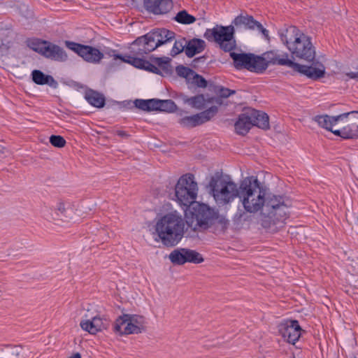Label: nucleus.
<instances>
[{
    "mask_svg": "<svg viewBox=\"0 0 358 358\" xmlns=\"http://www.w3.org/2000/svg\"><path fill=\"white\" fill-rule=\"evenodd\" d=\"M187 41L185 38H181L178 41H176L171 50V55L176 56L182 52L183 50L185 51Z\"/></svg>",
    "mask_w": 358,
    "mask_h": 358,
    "instance_id": "nucleus-39",
    "label": "nucleus"
},
{
    "mask_svg": "<svg viewBox=\"0 0 358 358\" xmlns=\"http://www.w3.org/2000/svg\"><path fill=\"white\" fill-rule=\"evenodd\" d=\"M155 49L156 46L151 42L148 33L143 36L138 37L130 46L131 52L139 58Z\"/></svg>",
    "mask_w": 358,
    "mask_h": 358,
    "instance_id": "nucleus-17",
    "label": "nucleus"
},
{
    "mask_svg": "<svg viewBox=\"0 0 358 358\" xmlns=\"http://www.w3.org/2000/svg\"><path fill=\"white\" fill-rule=\"evenodd\" d=\"M80 326L83 330L92 335H96L106 328L99 315H94L91 319L81 320Z\"/></svg>",
    "mask_w": 358,
    "mask_h": 358,
    "instance_id": "nucleus-21",
    "label": "nucleus"
},
{
    "mask_svg": "<svg viewBox=\"0 0 358 358\" xmlns=\"http://www.w3.org/2000/svg\"><path fill=\"white\" fill-rule=\"evenodd\" d=\"M345 117L340 122L338 128L333 134L344 139L358 138V111L344 113Z\"/></svg>",
    "mask_w": 358,
    "mask_h": 358,
    "instance_id": "nucleus-10",
    "label": "nucleus"
},
{
    "mask_svg": "<svg viewBox=\"0 0 358 358\" xmlns=\"http://www.w3.org/2000/svg\"><path fill=\"white\" fill-rule=\"evenodd\" d=\"M250 110L239 115L238 120L234 124L235 130L240 135H245L252 127Z\"/></svg>",
    "mask_w": 358,
    "mask_h": 358,
    "instance_id": "nucleus-23",
    "label": "nucleus"
},
{
    "mask_svg": "<svg viewBox=\"0 0 358 358\" xmlns=\"http://www.w3.org/2000/svg\"><path fill=\"white\" fill-rule=\"evenodd\" d=\"M217 113V107L212 106L198 114L185 116L179 120L180 124L186 127H194L209 121Z\"/></svg>",
    "mask_w": 358,
    "mask_h": 358,
    "instance_id": "nucleus-16",
    "label": "nucleus"
},
{
    "mask_svg": "<svg viewBox=\"0 0 358 358\" xmlns=\"http://www.w3.org/2000/svg\"><path fill=\"white\" fill-rule=\"evenodd\" d=\"M346 76L351 79H357L358 80V71L347 73Z\"/></svg>",
    "mask_w": 358,
    "mask_h": 358,
    "instance_id": "nucleus-47",
    "label": "nucleus"
},
{
    "mask_svg": "<svg viewBox=\"0 0 358 358\" xmlns=\"http://www.w3.org/2000/svg\"><path fill=\"white\" fill-rule=\"evenodd\" d=\"M208 187L216 203L227 205L236 198L240 199L241 182L237 185L229 176L224 177L221 171H216L210 178Z\"/></svg>",
    "mask_w": 358,
    "mask_h": 358,
    "instance_id": "nucleus-4",
    "label": "nucleus"
},
{
    "mask_svg": "<svg viewBox=\"0 0 358 358\" xmlns=\"http://www.w3.org/2000/svg\"><path fill=\"white\" fill-rule=\"evenodd\" d=\"M266 190L256 176L246 177L241 181L240 202L247 212H259L260 225L266 232L274 234L285 227L292 204L289 199L267 194Z\"/></svg>",
    "mask_w": 358,
    "mask_h": 358,
    "instance_id": "nucleus-1",
    "label": "nucleus"
},
{
    "mask_svg": "<svg viewBox=\"0 0 358 358\" xmlns=\"http://www.w3.org/2000/svg\"><path fill=\"white\" fill-rule=\"evenodd\" d=\"M70 358H81V355L80 353L77 352L73 354Z\"/></svg>",
    "mask_w": 358,
    "mask_h": 358,
    "instance_id": "nucleus-50",
    "label": "nucleus"
},
{
    "mask_svg": "<svg viewBox=\"0 0 358 358\" xmlns=\"http://www.w3.org/2000/svg\"><path fill=\"white\" fill-rule=\"evenodd\" d=\"M257 21L251 15H239L232 22V25L236 29H253L255 27Z\"/></svg>",
    "mask_w": 358,
    "mask_h": 358,
    "instance_id": "nucleus-25",
    "label": "nucleus"
},
{
    "mask_svg": "<svg viewBox=\"0 0 358 358\" xmlns=\"http://www.w3.org/2000/svg\"><path fill=\"white\" fill-rule=\"evenodd\" d=\"M113 329L115 334L120 336L140 334L147 330L146 318L138 314L122 313L115 319Z\"/></svg>",
    "mask_w": 358,
    "mask_h": 358,
    "instance_id": "nucleus-6",
    "label": "nucleus"
},
{
    "mask_svg": "<svg viewBox=\"0 0 358 358\" xmlns=\"http://www.w3.org/2000/svg\"><path fill=\"white\" fill-rule=\"evenodd\" d=\"M190 81L199 87H206L207 86V81L195 72Z\"/></svg>",
    "mask_w": 358,
    "mask_h": 358,
    "instance_id": "nucleus-43",
    "label": "nucleus"
},
{
    "mask_svg": "<svg viewBox=\"0 0 358 358\" xmlns=\"http://www.w3.org/2000/svg\"><path fill=\"white\" fill-rule=\"evenodd\" d=\"M65 45L88 63L99 64L103 58V54L99 49L92 46L69 41H66Z\"/></svg>",
    "mask_w": 358,
    "mask_h": 358,
    "instance_id": "nucleus-11",
    "label": "nucleus"
},
{
    "mask_svg": "<svg viewBox=\"0 0 358 358\" xmlns=\"http://www.w3.org/2000/svg\"><path fill=\"white\" fill-rule=\"evenodd\" d=\"M115 58L120 59L122 62L128 63V64H131L137 68H138V66L141 65V63H142L141 59L138 57L137 56H135L134 54H132V55H124V56H122L120 55H115Z\"/></svg>",
    "mask_w": 358,
    "mask_h": 358,
    "instance_id": "nucleus-36",
    "label": "nucleus"
},
{
    "mask_svg": "<svg viewBox=\"0 0 358 358\" xmlns=\"http://www.w3.org/2000/svg\"><path fill=\"white\" fill-rule=\"evenodd\" d=\"M151 42L155 45L156 48L164 45L175 38V33L166 29H157L148 33Z\"/></svg>",
    "mask_w": 358,
    "mask_h": 358,
    "instance_id": "nucleus-22",
    "label": "nucleus"
},
{
    "mask_svg": "<svg viewBox=\"0 0 358 358\" xmlns=\"http://www.w3.org/2000/svg\"><path fill=\"white\" fill-rule=\"evenodd\" d=\"M155 62L157 64V67H159V74L162 76L169 75L171 73V67L169 62V58H155Z\"/></svg>",
    "mask_w": 358,
    "mask_h": 358,
    "instance_id": "nucleus-33",
    "label": "nucleus"
},
{
    "mask_svg": "<svg viewBox=\"0 0 358 358\" xmlns=\"http://www.w3.org/2000/svg\"><path fill=\"white\" fill-rule=\"evenodd\" d=\"M249 110L252 126H257L262 129H269V118L266 113L255 109Z\"/></svg>",
    "mask_w": 358,
    "mask_h": 358,
    "instance_id": "nucleus-24",
    "label": "nucleus"
},
{
    "mask_svg": "<svg viewBox=\"0 0 358 358\" xmlns=\"http://www.w3.org/2000/svg\"><path fill=\"white\" fill-rule=\"evenodd\" d=\"M117 134L118 136L122 137L128 136V135L123 131H117Z\"/></svg>",
    "mask_w": 358,
    "mask_h": 358,
    "instance_id": "nucleus-49",
    "label": "nucleus"
},
{
    "mask_svg": "<svg viewBox=\"0 0 358 358\" xmlns=\"http://www.w3.org/2000/svg\"><path fill=\"white\" fill-rule=\"evenodd\" d=\"M278 331L286 341L294 344L300 338L302 329L297 320H285L278 325Z\"/></svg>",
    "mask_w": 358,
    "mask_h": 358,
    "instance_id": "nucleus-15",
    "label": "nucleus"
},
{
    "mask_svg": "<svg viewBox=\"0 0 358 358\" xmlns=\"http://www.w3.org/2000/svg\"><path fill=\"white\" fill-rule=\"evenodd\" d=\"M222 98H221L220 96L208 98V103H215L218 105H221L222 103Z\"/></svg>",
    "mask_w": 358,
    "mask_h": 358,
    "instance_id": "nucleus-46",
    "label": "nucleus"
},
{
    "mask_svg": "<svg viewBox=\"0 0 358 358\" xmlns=\"http://www.w3.org/2000/svg\"><path fill=\"white\" fill-rule=\"evenodd\" d=\"M185 223L176 211L161 217L156 222L155 231L162 243L168 248L177 245L184 236Z\"/></svg>",
    "mask_w": 358,
    "mask_h": 358,
    "instance_id": "nucleus-3",
    "label": "nucleus"
},
{
    "mask_svg": "<svg viewBox=\"0 0 358 358\" xmlns=\"http://www.w3.org/2000/svg\"><path fill=\"white\" fill-rule=\"evenodd\" d=\"M169 257L170 261L176 265H183L186 262L197 264L204 261L199 252L188 248L176 249L170 253Z\"/></svg>",
    "mask_w": 358,
    "mask_h": 358,
    "instance_id": "nucleus-12",
    "label": "nucleus"
},
{
    "mask_svg": "<svg viewBox=\"0 0 358 358\" xmlns=\"http://www.w3.org/2000/svg\"><path fill=\"white\" fill-rule=\"evenodd\" d=\"M85 98L90 104L96 108H102L105 104L104 96L92 90L86 91Z\"/></svg>",
    "mask_w": 358,
    "mask_h": 358,
    "instance_id": "nucleus-29",
    "label": "nucleus"
},
{
    "mask_svg": "<svg viewBox=\"0 0 358 358\" xmlns=\"http://www.w3.org/2000/svg\"><path fill=\"white\" fill-rule=\"evenodd\" d=\"M132 1H134V0H132Z\"/></svg>",
    "mask_w": 358,
    "mask_h": 358,
    "instance_id": "nucleus-51",
    "label": "nucleus"
},
{
    "mask_svg": "<svg viewBox=\"0 0 358 358\" xmlns=\"http://www.w3.org/2000/svg\"><path fill=\"white\" fill-rule=\"evenodd\" d=\"M176 71L178 76L185 78L187 80L190 81L194 76V71L188 67L179 66L176 68Z\"/></svg>",
    "mask_w": 358,
    "mask_h": 358,
    "instance_id": "nucleus-40",
    "label": "nucleus"
},
{
    "mask_svg": "<svg viewBox=\"0 0 358 358\" xmlns=\"http://www.w3.org/2000/svg\"><path fill=\"white\" fill-rule=\"evenodd\" d=\"M204 48V41L199 38H193L189 41H187L185 54L188 57H192L196 54L201 52Z\"/></svg>",
    "mask_w": 358,
    "mask_h": 358,
    "instance_id": "nucleus-26",
    "label": "nucleus"
},
{
    "mask_svg": "<svg viewBox=\"0 0 358 358\" xmlns=\"http://www.w3.org/2000/svg\"><path fill=\"white\" fill-rule=\"evenodd\" d=\"M235 94L234 90H231L228 88L222 87L219 90V95L221 98H227L230 95Z\"/></svg>",
    "mask_w": 358,
    "mask_h": 358,
    "instance_id": "nucleus-44",
    "label": "nucleus"
},
{
    "mask_svg": "<svg viewBox=\"0 0 358 358\" xmlns=\"http://www.w3.org/2000/svg\"><path fill=\"white\" fill-rule=\"evenodd\" d=\"M146 10L155 15H163L169 13L172 7V0H143Z\"/></svg>",
    "mask_w": 358,
    "mask_h": 358,
    "instance_id": "nucleus-18",
    "label": "nucleus"
},
{
    "mask_svg": "<svg viewBox=\"0 0 358 358\" xmlns=\"http://www.w3.org/2000/svg\"><path fill=\"white\" fill-rule=\"evenodd\" d=\"M259 57L263 60L264 72L269 65L286 66L292 69L294 64V61L289 59L287 53L278 50L267 51Z\"/></svg>",
    "mask_w": 358,
    "mask_h": 358,
    "instance_id": "nucleus-14",
    "label": "nucleus"
},
{
    "mask_svg": "<svg viewBox=\"0 0 358 358\" xmlns=\"http://www.w3.org/2000/svg\"><path fill=\"white\" fill-rule=\"evenodd\" d=\"M173 19L180 24H190L196 21V17L189 14L185 10L179 11Z\"/></svg>",
    "mask_w": 358,
    "mask_h": 358,
    "instance_id": "nucleus-34",
    "label": "nucleus"
},
{
    "mask_svg": "<svg viewBox=\"0 0 358 358\" xmlns=\"http://www.w3.org/2000/svg\"><path fill=\"white\" fill-rule=\"evenodd\" d=\"M42 55L57 62H65L68 58L66 52L62 48L49 41H47L43 48Z\"/></svg>",
    "mask_w": 358,
    "mask_h": 358,
    "instance_id": "nucleus-20",
    "label": "nucleus"
},
{
    "mask_svg": "<svg viewBox=\"0 0 358 358\" xmlns=\"http://www.w3.org/2000/svg\"><path fill=\"white\" fill-rule=\"evenodd\" d=\"M355 358H356V357H355Z\"/></svg>",
    "mask_w": 358,
    "mask_h": 358,
    "instance_id": "nucleus-52",
    "label": "nucleus"
},
{
    "mask_svg": "<svg viewBox=\"0 0 358 358\" xmlns=\"http://www.w3.org/2000/svg\"><path fill=\"white\" fill-rule=\"evenodd\" d=\"M49 141L52 145L58 148H64L66 143V140L59 135H52Z\"/></svg>",
    "mask_w": 358,
    "mask_h": 358,
    "instance_id": "nucleus-41",
    "label": "nucleus"
},
{
    "mask_svg": "<svg viewBox=\"0 0 358 358\" xmlns=\"http://www.w3.org/2000/svg\"><path fill=\"white\" fill-rule=\"evenodd\" d=\"M32 80L37 85H48L55 88L57 86V82L52 76L45 75L39 70L32 71Z\"/></svg>",
    "mask_w": 358,
    "mask_h": 358,
    "instance_id": "nucleus-27",
    "label": "nucleus"
},
{
    "mask_svg": "<svg viewBox=\"0 0 358 358\" xmlns=\"http://www.w3.org/2000/svg\"><path fill=\"white\" fill-rule=\"evenodd\" d=\"M280 39L290 51L293 59L311 62L315 58V49L310 38L296 27L290 26L283 30Z\"/></svg>",
    "mask_w": 358,
    "mask_h": 358,
    "instance_id": "nucleus-2",
    "label": "nucleus"
},
{
    "mask_svg": "<svg viewBox=\"0 0 358 358\" xmlns=\"http://www.w3.org/2000/svg\"><path fill=\"white\" fill-rule=\"evenodd\" d=\"M176 109V103L171 99L160 100L155 99V110L171 113L174 112Z\"/></svg>",
    "mask_w": 358,
    "mask_h": 358,
    "instance_id": "nucleus-30",
    "label": "nucleus"
},
{
    "mask_svg": "<svg viewBox=\"0 0 358 358\" xmlns=\"http://www.w3.org/2000/svg\"><path fill=\"white\" fill-rule=\"evenodd\" d=\"M234 27L217 26L213 29H206L204 37L209 41H215L224 52H231L236 47L234 38Z\"/></svg>",
    "mask_w": 358,
    "mask_h": 358,
    "instance_id": "nucleus-8",
    "label": "nucleus"
},
{
    "mask_svg": "<svg viewBox=\"0 0 358 358\" xmlns=\"http://www.w3.org/2000/svg\"><path fill=\"white\" fill-rule=\"evenodd\" d=\"M229 225V222L225 216L221 215L215 211L213 220H212L210 224V228H212L215 232L222 233L227 229Z\"/></svg>",
    "mask_w": 358,
    "mask_h": 358,
    "instance_id": "nucleus-28",
    "label": "nucleus"
},
{
    "mask_svg": "<svg viewBox=\"0 0 358 358\" xmlns=\"http://www.w3.org/2000/svg\"><path fill=\"white\" fill-rule=\"evenodd\" d=\"M135 106L144 111L155 110V99H136L134 101Z\"/></svg>",
    "mask_w": 358,
    "mask_h": 358,
    "instance_id": "nucleus-35",
    "label": "nucleus"
},
{
    "mask_svg": "<svg viewBox=\"0 0 358 358\" xmlns=\"http://www.w3.org/2000/svg\"><path fill=\"white\" fill-rule=\"evenodd\" d=\"M66 213L65 204L63 202H59L54 207L53 212L51 213V219L55 224H59L66 217Z\"/></svg>",
    "mask_w": 358,
    "mask_h": 358,
    "instance_id": "nucleus-31",
    "label": "nucleus"
},
{
    "mask_svg": "<svg viewBox=\"0 0 358 358\" xmlns=\"http://www.w3.org/2000/svg\"><path fill=\"white\" fill-rule=\"evenodd\" d=\"M141 65L138 66V68L145 69L147 71H149L150 72L159 74V67H157V66L151 64L150 62L143 60L141 59Z\"/></svg>",
    "mask_w": 358,
    "mask_h": 358,
    "instance_id": "nucleus-42",
    "label": "nucleus"
},
{
    "mask_svg": "<svg viewBox=\"0 0 358 358\" xmlns=\"http://www.w3.org/2000/svg\"><path fill=\"white\" fill-rule=\"evenodd\" d=\"M250 212L244 211L237 212L234 217V222L235 224L240 226L245 224L246 222H249L250 220V215L248 214Z\"/></svg>",
    "mask_w": 358,
    "mask_h": 358,
    "instance_id": "nucleus-38",
    "label": "nucleus"
},
{
    "mask_svg": "<svg viewBox=\"0 0 358 358\" xmlns=\"http://www.w3.org/2000/svg\"><path fill=\"white\" fill-rule=\"evenodd\" d=\"M344 115H338L336 116H330L327 114L317 115L312 117V120L317 124V125L327 131H333L334 126L338 127L340 122L343 120Z\"/></svg>",
    "mask_w": 358,
    "mask_h": 358,
    "instance_id": "nucleus-19",
    "label": "nucleus"
},
{
    "mask_svg": "<svg viewBox=\"0 0 358 358\" xmlns=\"http://www.w3.org/2000/svg\"><path fill=\"white\" fill-rule=\"evenodd\" d=\"M255 27H257V29L262 33V34L267 40H269L268 31V30L263 27L261 23L257 21L255 24Z\"/></svg>",
    "mask_w": 358,
    "mask_h": 358,
    "instance_id": "nucleus-45",
    "label": "nucleus"
},
{
    "mask_svg": "<svg viewBox=\"0 0 358 358\" xmlns=\"http://www.w3.org/2000/svg\"><path fill=\"white\" fill-rule=\"evenodd\" d=\"M28 47L36 52L43 54V48L45 46L47 41H41L38 39L28 40L27 41Z\"/></svg>",
    "mask_w": 358,
    "mask_h": 358,
    "instance_id": "nucleus-37",
    "label": "nucleus"
},
{
    "mask_svg": "<svg viewBox=\"0 0 358 358\" xmlns=\"http://www.w3.org/2000/svg\"><path fill=\"white\" fill-rule=\"evenodd\" d=\"M308 64H301L294 62L292 69L313 80L323 78L325 75V67L321 62L316 61L315 58L311 62H305Z\"/></svg>",
    "mask_w": 358,
    "mask_h": 358,
    "instance_id": "nucleus-13",
    "label": "nucleus"
},
{
    "mask_svg": "<svg viewBox=\"0 0 358 358\" xmlns=\"http://www.w3.org/2000/svg\"><path fill=\"white\" fill-rule=\"evenodd\" d=\"M198 186L194 176L191 173L182 176L175 187V196L177 201L185 206L193 205L197 196Z\"/></svg>",
    "mask_w": 358,
    "mask_h": 358,
    "instance_id": "nucleus-7",
    "label": "nucleus"
},
{
    "mask_svg": "<svg viewBox=\"0 0 358 358\" xmlns=\"http://www.w3.org/2000/svg\"><path fill=\"white\" fill-rule=\"evenodd\" d=\"M6 149L3 146L0 145V158L5 154Z\"/></svg>",
    "mask_w": 358,
    "mask_h": 358,
    "instance_id": "nucleus-48",
    "label": "nucleus"
},
{
    "mask_svg": "<svg viewBox=\"0 0 358 358\" xmlns=\"http://www.w3.org/2000/svg\"><path fill=\"white\" fill-rule=\"evenodd\" d=\"M215 213L209 206L196 202L186 214V224L194 231H203L210 228Z\"/></svg>",
    "mask_w": 358,
    "mask_h": 358,
    "instance_id": "nucleus-5",
    "label": "nucleus"
},
{
    "mask_svg": "<svg viewBox=\"0 0 358 358\" xmlns=\"http://www.w3.org/2000/svg\"><path fill=\"white\" fill-rule=\"evenodd\" d=\"M229 55L233 59L234 66L238 70L247 69L257 73L264 72L263 60L259 55L252 53H237L233 51L229 52Z\"/></svg>",
    "mask_w": 358,
    "mask_h": 358,
    "instance_id": "nucleus-9",
    "label": "nucleus"
},
{
    "mask_svg": "<svg viewBox=\"0 0 358 358\" xmlns=\"http://www.w3.org/2000/svg\"><path fill=\"white\" fill-rule=\"evenodd\" d=\"M183 101L185 103L190 105L192 108L196 109L203 108L206 103H208V99H206L203 94L196 95L190 98L185 96L183 97Z\"/></svg>",
    "mask_w": 358,
    "mask_h": 358,
    "instance_id": "nucleus-32",
    "label": "nucleus"
}]
</instances>
